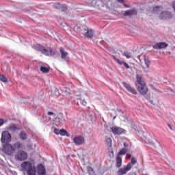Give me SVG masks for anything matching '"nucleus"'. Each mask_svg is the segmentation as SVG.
<instances>
[{
  "instance_id": "f257e3e1",
  "label": "nucleus",
  "mask_w": 175,
  "mask_h": 175,
  "mask_svg": "<svg viewBox=\"0 0 175 175\" xmlns=\"http://www.w3.org/2000/svg\"><path fill=\"white\" fill-rule=\"evenodd\" d=\"M74 29L76 32H81L87 39H92L95 35L94 30L89 29L87 26H82L81 29L78 26H75Z\"/></svg>"
},
{
  "instance_id": "f03ea898",
  "label": "nucleus",
  "mask_w": 175,
  "mask_h": 175,
  "mask_svg": "<svg viewBox=\"0 0 175 175\" xmlns=\"http://www.w3.org/2000/svg\"><path fill=\"white\" fill-rule=\"evenodd\" d=\"M136 79L137 81L135 82V85L139 92L142 95L147 94V92H148V88H147V85H146V83L142 80V78H140L139 75L136 76Z\"/></svg>"
},
{
  "instance_id": "7ed1b4c3",
  "label": "nucleus",
  "mask_w": 175,
  "mask_h": 175,
  "mask_svg": "<svg viewBox=\"0 0 175 175\" xmlns=\"http://www.w3.org/2000/svg\"><path fill=\"white\" fill-rule=\"evenodd\" d=\"M21 167L23 170L27 172L28 175L36 174V167L32 165V163L25 161L21 163Z\"/></svg>"
},
{
  "instance_id": "20e7f679",
  "label": "nucleus",
  "mask_w": 175,
  "mask_h": 175,
  "mask_svg": "<svg viewBox=\"0 0 175 175\" xmlns=\"http://www.w3.org/2000/svg\"><path fill=\"white\" fill-rule=\"evenodd\" d=\"M33 49H35V50H37V51L42 52V54H44V55L51 56L55 54V52H54V50L53 49H46L42 45H40L39 44L33 46Z\"/></svg>"
},
{
  "instance_id": "39448f33",
  "label": "nucleus",
  "mask_w": 175,
  "mask_h": 175,
  "mask_svg": "<svg viewBox=\"0 0 175 175\" xmlns=\"http://www.w3.org/2000/svg\"><path fill=\"white\" fill-rule=\"evenodd\" d=\"M1 142L2 144H8L12 142V135L9 131H5L2 132Z\"/></svg>"
},
{
  "instance_id": "423d86ee",
  "label": "nucleus",
  "mask_w": 175,
  "mask_h": 175,
  "mask_svg": "<svg viewBox=\"0 0 175 175\" xmlns=\"http://www.w3.org/2000/svg\"><path fill=\"white\" fill-rule=\"evenodd\" d=\"M27 159L28 154L24 150H19L15 154V159H16V161L23 162V161H25Z\"/></svg>"
},
{
  "instance_id": "0eeeda50",
  "label": "nucleus",
  "mask_w": 175,
  "mask_h": 175,
  "mask_svg": "<svg viewBox=\"0 0 175 175\" xmlns=\"http://www.w3.org/2000/svg\"><path fill=\"white\" fill-rule=\"evenodd\" d=\"M53 121L55 125H56V126H59L62 125V122L65 121L64 114L59 113L57 116H55V118L53 119Z\"/></svg>"
},
{
  "instance_id": "6e6552de",
  "label": "nucleus",
  "mask_w": 175,
  "mask_h": 175,
  "mask_svg": "<svg viewBox=\"0 0 175 175\" xmlns=\"http://www.w3.org/2000/svg\"><path fill=\"white\" fill-rule=\"evenodd\" d=\"M3 151L7 155H13L14 154V148L9 144H5V146L3 148Z\"/></svg>"
},
{
  "instance_id": "1a4fd4ad",
  "label": "nucleus",
  "mask_w": 175,
  "mask_h": 175,
  "mask_svg": "<svg viewBox=\"0 0 175 175\" xmlns=\"http://www.w3.org/2000/svg\"><path fill=\"white\" fill-rule=\"evenodd\" d=\"M73 142L76 146H81L85 143V139H84V137L79 135L75 137Z\"/></svg>"
},
{
  "instance_id": "9d476101",
  "label": "nucleus",
  "mask_w": 175,
  "mask_h": 175,
  "mask_svg": "<svg viewBox=\"0 0 175 175\" xmlns=\"http://www.w3.org/2000/svg\"><path fill=\"white\" fill-rule=\"evenodd\" d=\"M129 170H131V164L124 165L123 168H120L118 171L117 174L118 175L126 174V173H128V172H129Z\"/></svg>"
},
{
  "instance_id": "9b49d317",
  "label": "nucleus",
  "mask_w": 175,
  "mask_h": 175,
  "mask_svg": "<svg viewBox=\"0 0 175 175\" xmlns=\"http://www.w3.org/2000/svg\"><path fill=\"white\" fill-rule=\"evenodd\" d=\"M172 13L168 11H163L160 14L159 18L161 20H169V18H172Z\"/></svg>"
},
{
  "instance_id": "f8f14e48",
  "label": "nucleus",
  "mask_w": 175,
  "mask_h": 175,
  "mask_svg": "<svg viewBox=\"0 0 175 175\" xmlns=\"http://www.w3.org/2000/svg\"><path fill=\"white\" fill-rule=\"evenodd\" d=\"M111 131L113 135H121V133H124V129H121L118 126H113L111 129Z\"/></svg>"
},
{
  "instance_id": "ddd939ff",
  "label": "nucleus",
  "mask_w": 175,
  "mask_h": 175,
  "mask_svg": "<svg viewBox=\"0 0 175 175\" xmlns=\"http://www.w3.org/2000/svg\"><path fill=\"white\" fill-rule=\"evenodd\" d=\"M124 87L129 91V92H131L134 95H136V90L133 89L131 85L126 83V82H122Z\"/></svg>"
},
{
  "instance_id": "4468645a",
  "label": "nucleus",
  "mask_w": 175,
  "mask_h": 175,
  "mask_svg": "<svg viewBox=\"0 0 175 175\" xmlns=\"http://www.w3.org/2000/svg\"><path fill=\"white\" fill-rule=\"evenodd\" d=\"M167 46V44L166 42H159L157 43L153 47L156 49V50H161L162 49H166Z\"/></svg>"
},
{
  "instance_id": "2eb2a0df",
  "label": "nucleus",
  "mask_w": 175,
  "mask_h": 175,
  "mask_svg": "<svg viewBox=\"0 0 175 175\" xmlns=\"http://www.w3.org/2000/svg\"><path fill=\"white\" fill-rule=\"evenodd\" d=\"M113 59H114V61H116V62L119 64V65H124V66L126 69H129L130 66L126 62H122V61L120 60V59H118L116 57H113Z\"/></svg>"
},
{
  "instance_id": "dca6fc26",
  "label": "nucleus",
  "mask_w": 175,
  "mask_h": 175,
  "mask_svg": "<svg viewBox=\"0 0 175 175\" xmlns=\"http://www.w3.org/2000/svg\"><path fill=\"white\" fill-rule=\"evenodd\" d=\"M59 52L61 54V59H64V61L66 60V57H68V52L65 51V49L63 47L59 48Z\"/></svg>"
},
{
  "instance_id": "f3484780",
  "label": "nucleus",
  "mask_w": 175,
  "mask_h": 175,
  "mask_svg": "<svg viewBox=\"0 0 175 175\" xmlns=\"http://www.w3.org/2000/svg\"><path fill=\"white\" fill-rule=\"evenodd\" d=\"M162 6H159V5H156V6H154L152 8V13H153L154 14H158V13H159V12H161L162 10Z\"/></svg>"
},
{
  "instance_id": "a211bd4d",
  "label": "nucleus",
  "mask_w": 175,
  "mask_h": 175,
  "mask_svg": "<svg viewBox=\"0 0 175 175\" xmlns=\"http://www.w3.org/2000/svg\"><path fill=\"white\" fill-rule=\"evenodd\" d=\"M37 172L38 173V175H46V168H44V166H43V165H40L38 167Z\"/></svg>"
},
{
  "instance_id": "6ab92c4d",
  "label": "nucleus",
  "mask_w": 175,
  "mask_h": 175,
  "mask_svg": "<svg viewBox=\"0 0 175 175\" xmlns=\"http://www.w3.org/2000/svg\"><path fill=\"white\" fill-rule=\"evenodd\" d=\"M137 14V12H136L134 9L127 10L124 12V16H136Z\"/></svg>"
},
{
  "instance_id": "aec40b11",
  "label": "nucleus",
  "mask_w": 175,
  "mask_h": 175,
  "mask_svg": "<svg viewBox=\"0 0 175 175\" xmlns=\"http://www.w3.org/2000/svg\"><path fill=\"white\" fill-rule=\"evenodd\" d=\"M121 165H122V159L120 157V156L116 157V166L117 167H121Z\"/></svg>"
},
{
  "instance_id": "412c9836",
  "label": "nucleus",
  "mask_w": 175,
  "mask_h": 175,
  "mask_svg": "<svg viewBox=\"0 0 175 175\" xmlns=\"http://www.w3.org/2000/svg\"><path fill=\"white\" fill-rule=\"evenodd\" d=\"M135 163H137V159H136L135 157H133L131 158V162H129L127 165H130L131 169H132L133 165Z\"/></svg>"
},
{
  "instance_id": "4be33fe9",
  "label": "nucleus",
  "mask_w": 175,
  "mask_h": 175,
  "mask_svg": "<svg viewBox=\"0 0 175 175\" xmlns=\"http://www.w3.org/2000/svg\"><path fill=\"white\" fill-rule=\"evenodd\" d=\"M126 152H128V148H123L118 152V156L120 157V155H125Z\"/></svg>"
},
{
  "instance_id": "5701e85b",
  "label": "nucleus",
  "mask_w": 175,
  "mask_h": 175,
  "mask_svg": "<svg viewBox=\"0 0 175 175\" xmlns=\"http://www.w3.org/2000/svg\"><path fill=\"white\" fill-rule=\"evenodd\" d=\"M19 138L21 140H27V133H25L24 131H21L19 134Z\"/></svg>"
},
{
  "instance_id": "b1692460",
  "label": "nucleus",
  "mask_w": 175,
  "mask_h": 175,
  "mask_svg": "<svg viewBox=\"0 0 175 175\" xmlns=\"http://www.w3.org/2000/svg\"><path fill=\"white\" fill-rule=\"evenodd\" d=\"M144 59L145 62V65H146V68L148 69L150 68V66L151 65V63L150 62V60L146 57V55H144Z\"/></svg>"
},
{
  "instance_id": "393cba45",
  "label": "nucleus",
  "mask_w": 175,
  "mask_h": 175,
  "mask_svg": "<svg viewBox=\"0 0 175 175\" xmlns=\"http://www.w3.org/2000/svg\"><path fill=\"white\" fill-rule=\"evenodd\" d=\"M122 55L126 57L127 59L132 58V53L128 51L123 52Z\"/></svg>"
},
{
  "instance_id": "a878e982",
  "label": "nucleus",
  "mask_w": 175,
  "mask_h": 175,
  "mask_svg": "<svg viewBox=\"0 0 175 175\" xmlns=\"http://www.w3.org/2000/svg\"><path fill=\"white\" fill-rule=\"evenodd\" d=\"M40 70H41L42 73H49V72H50V69L46 66H41Z\"/></svg>"
},
{
  "instance_id": "bb28decb",
  "label": "nucleus",
  "mask_w": 175,
  "mask_h": 175,
  "mask_svg": "<svg viewBox=\"0 0 175 175\" xmlns=\"http://www.w3.org/2000/svg\"><path fill=\"white\" fill-rule=\"evenodd\" d=\"M7 129L8 131H12V132H14V131H16L17 126H16V125H14V124H11V125L7 126Z\"/></svg>"
},
{
  "instance_id": "cd10ccee",
  "label": "nucleus",
  "mask_w": 175,
  "mask_h": 175,
  "mask_svg": "<svg viewBox=\"0 0 175 175\" xmlns=\"http://www.w3.org/2000/svg\"><path fill=\"white\" fill-rule=\"evenodd\" d=\"M14 148L19 150V148H23V144L20 142H17L14 144Z\"/></svg>"
},
{
  "instance_id": "c85d7f7f",
  "label": "nucleus",
  "mask_w": 175,
  "mask_h": 175,
  "mask_svg": "<svg viewBox=\"0 0 175 175\" xmlns=\"http://www.w3.org/2000/svg\"><path fill=\"white\" fill-rule=\"evenodd\" d=\"M59 135L62 136H69V133L66 132V130L62 129L59 131Z\"/></svg>"
},
{
  "instance_id": "c756f323",
  "label": "nucleus",
  "mask_w": 175,
  "mask_h": 175,
  "mask_svg": "<svg viewBox=\"0 0 175 175\" xmlns=\"http://www.w3.org/2000/svg\"><path fill=\"white\" fill-rule=\"evenodd\" d=\"M77 103H80V105H83V106H85V105H87V102H85L83 98H78Z\"/></svg>"
},
{
  "instance_id": "7c9ffc66",
  "label": "nucleus",
  "mask_w": 175,
  "mask_h": 175,
  "mask_svg": "<svg viewBox=\"0 0 175 175\" xmlns=\"http://www.w3.org/2000/svg\"><path fill=\"white\" fill-rule=\"evenodd\" d=\"M0 81H2V83H8V78L0 75Z\"/></svg>"
},
{
  "instance_id": "2f4dec72",
  "label": "nucleus",
  "mask_w": 175,
  "mask_h": 175,
  "mask_svg": "<svg viewBox=\"0 0 175 175\" xmlns=\"http://www.w3.org/2000/svg\"><path fill=\"white\" fill-rule=\"evenodd\" d=\"M68 7H66V5L64 4H62V5L60 6L59 10H62V12H65L66 10H67Z\"/></svg>"
},
{
  "instance_id": "473e14b6",
  "label": "nucleus",
  "mask_w": 175,
  "mask_h": 175,
  "mask_svg": "<svg viewBox=\"0 0 175 175\" xmlns=\"http://www.w3.org/2000/svg\"><path fill=\"white\" fill-rule=\"evenodd\" d=\"M61 5H62V4H60L59 3H54L53 4V8H54V9H60V8H61Z\"/></svg>"
},
{
  "instance_id": "72a5a7b5",
  "label": "nucleus",
  "mask_w": 175,
  "mask_h": 175,
  "mask_svg": "<svg viewBox=\"0 0 175 175\" xmlns=\"http://www.w3.org/2000/svg\"><path fill=\"white\" fill-rule=\"evenodd\" d=\"M106 143L108 146H111V143H112L111 138H107L106 139Z\"/></svg>"
},
{
  "instance_id": "f704fd0d",
  "label": "nucleus",
  "mask_w": 175,
  "mask_h": 175,
  "mask_svg": "<svg viewBox=\"0 0 175 175\" xmlns=\"http://www.w3.org/2000/svg\"><path fill=\"white\" fill-rule=\"evenodd\" d=\"M47 114H48V116H51L52 117H53V118H55V113H54V112H53V111H49V112H47Z\"/></svg>"
},
{
  "instance_id": "c9c22d12",
  "label": "nucleus",
  "mask_w": 175,
  "mask_h": 175,
  "mask_svg": "<svg viewBox=\"0 0 175 175\" xmlns=\"http://www.w3.org/2000/svg\"><path fill=\"white\" fill-rule=\"evenodd\" d=\"M53 131L55 135H59L60 130H59L58 129H54Z\"/></svg>"
},
{
  "instance_id": "e433bc0d",
  "label": "nucleus",
  "mask_w": 175,
  "mask_h": 175,
  "mask_svg": "<svg viewBox=\"0 0 175 175\" xmlns=\"http://www.w3.org/2000/svg\"><path fill=\"white\" fill-rule=\"evenodd\" d=\"M88 172H89V173H92V172H94V170L91 167H88Z\"/></svg>"
},
{
  "instance_id": "4c0bfd02",
  "label": "nucleus",
  "mask_w": 175,
  "mask_h": 175,
  "mask_svg": "<svg viewBox=\"0 0 175 175\" xmlns=\"http://www.w3.org/2000/svg\"><path fill=\"white\" fill-rule=\"evenodd\" d=\"M123 146L124 148H128V147H129V145L126 142H124Z\"/></svg>"
},
{
  "instance_id": "58836bf2",
  "label": "nucleus",
  "mask_w": 175,
  "mask_h": 175,
  "mask_svg": "<svg viewBox=\"0 0 175 175\" xmlns=\"http://www.w3.org/2000/svg\"><path fill=\"white\" fill-rule=\"evenodd\" d=\"M93 2H94L95 3H97L98 5H99V3H100V0H93Z\"/></svg>"
},
{
  "instance_id": "ea45409f",
  "label": "nucleus",
  "mask_w": 175,
  "mask_h": 175,
  "mask_svg": "<svg viewBox=\"0 0 175 175\" xmlns=\"http://www.w3.org/2000/svg\"><path fill=\"white\" fill-rule=\"evenodd\" d=\"M126 157H127V158H129V159H131V158H132V154L128 153V154H126Z\"/></svg>"
},
{
  "instance_id": "a19ab883",
  "label": "nucleus",
  "mask_w": 175,
  "mask_h": 175,
  "mask_svg": "<svg viewBox=\"0 0 175 175\" xmlns=\"http://www.w3.org/2000/svg\"><path fill=\"white\" fill-rule=\"evenodd\" d=\"M3 125V120L0 119V126H2Z\"/></svg>"
},
{
  "instance_id": "79ce46f5",
  "label": "nucleus",
  "mask_w": 175,
  "mask_h": 175,
  "mask_svg": "<svg viewBox=\"0 0 175 175\" xmlns=\"http://www.w3.org/2000/svg\"><path fill=\"white\" fill-rule=\"evenodd\" d=\"M119 3H124V0H117Z\"/></svg>"
},
{
  "instance_id": "37998d69",
  "label": "nucleus",
  "mask_w": 175,
  "mask_h": 175,
  "mask_svg": "<svg viewBox=\"0 0 175 175\" xmlns=\"http://www.w3.org/2000/svg\"><path fill=\"white\" fill-rule=\"evenodd\" d=\"M144 72L145 73H147V72H148V70H146V68H144Z\"/></svg>"
},
{
  "instance_id": "c03bdc74",
  "label": "nucleus",
  "mask_w": 175,
  "mask_h": 175,
  "mask_svg": "<svg viewBox=\"0 0 175 175\" xmlns=\"http://www.w3.org/2000/svg\"><path fill=\"white\" fill-rule=\"evenodd\" d=\"M122 4L124 5V7H126V8H129V6L128 5H126V4H125V3H122Z\"/></svg>"
},
{
  "instance_id": "a18cd8bd",
  "label": "nucleus",
  "mask_w": 175,
  "mask_h": 175,
  "mask_svg": "<svg viewBox=\"0 0 175 175\" xmlns=\"http://www.w3.org/2000/svg\"><path fill=\"white\" fill-rule=\"evenodd\" d=\"M167 126H169V127H170V129H173L172 128V125H170V124H167Z\"/></svg>"
},
{
  "instance_id": "49530a36",
  "label": "nucleus",
  "mask_w": 175,
  "mask_h": 175,
  "mask_svg": "<svg viewBox=\"0 0 175 175\" xmlns=\"http://www.w3.org/2000/svg\"><path fill=\"white\" fill-rule=\"evenodd\" d=\"M24 12H29V10H26V9H25V10H24Z\"/></svg>"
},
{
  "instance_id": "de8ad7c7",
  "label": "nucleus",
  "mask_w": 175,
  "mask_h": 175,
  "mask_svg": "<svg viewBox=\"0 0 175 175\" xmlns=\"http://www.w3.org/2000/svg\"><path fill=\"white\" fill-rule=\"evenodd\" d=\"M113 120H116V116L113 117Z\"/></svg>"
},
{
  "instance_id": "09e8293b",
  "label": "nucleus",
  "mask_w": 175,
  "mask_h": 175,
  "mask_svg": "<svg viewBox=\"0 0 175 175\" xmlns=\"http://www.w3.org/2000/svg\"><path fill=\"white\" fill-rule=\"evenodd\" d=\"M49 120H51V118H49Z\"/></svg>"
}]
</instances>
